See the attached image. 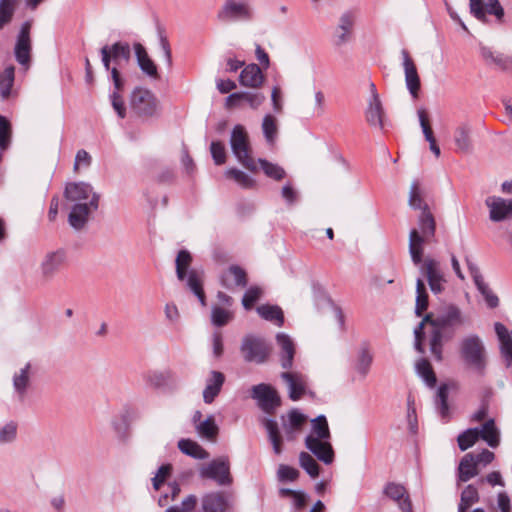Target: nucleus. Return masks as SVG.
Segmentation results:
<instances>
[{
	"instance_id": "60",
	"label": "nucleus",
	"mask_w": 512,
	"mask_h": 512,
	"mask_svg": "<svg viewBox=\"0 0 512 512\" xmlns=\"http://www.w3.org/2000/svg\"><path fill=\"white\" fill-rule=\"evenodd\" d=\"M158 39H159V45L163 52V56L166 61V64H167L168 68H171L173 62H172V51H171L170 43L165 34V31L160 27L158 28Z\"/></svg>"
},
{
	"instance_id": "39",
	"label": "nucleus",
	"mask_w": 512,
	"mask_h": 512,
	"mask_svg": "<svg viewBox=\"0 0 512 512\" xmlns=\"http://www.w3.org/2000/svg\"><path fill=\"white\" fill-rule=\"evenodd\" d=\"M419 233L426 237L431 238L435 234L436 224L433 215L429 212L428 206H424L418 220Z\"/></svg>"
},
{
	"instance_id": "9",
	"label": "nucleus",
	"mask_w": 512,
	"mask_h": 512,
	"mask_svg": "<svg viewBox=\"0 0 512 512\" xmlns=\"http://www.w3.org/2000/svg\"><path fill=\"white\" fill-rule=\"evenodd\" d=\"M143 379L149 387L162 392H174L179 387V379L170 369L148 371Z\"/></svg>"
},
{
	"instance_id": "13",
	"label": "nucleus",
	"mask_w": 512,
	"mask_h": 512,
	"mask_svg": "<svg viewBox=\"0 0 512 512\" xmlns=\"http://www.w3.org/2000/svg\"><path fill=\"white\" fill-rule=\"evenodd\" d=\"M241 352L245 361L260 364L266 361L270 350L263 339L249 335L242 340Z\"/></svg>"
},
{
	"instance_id": "42",
	"label": "nucleus",
	"mask_w": 512,
	"mask_h": 512,
	"mask_svg": "<svg viewBox=\"0 0 512 512\" xmlns=\"http://www.w3.org/2000/svg\"><path fill=\"white\" fill-rule=\"evenodd\" d=\"M15 79V68L10 65L0 72V96L3 100L11 95V89Z\"/></svg>"
},
{
	"instance_id": "58",
	"label": "nucleus",
	"mask_w": 512,
	"mask_h": 512,
	"mask_svg": "<svg viewBox=\"0 0 512 512\" xmlns=\"http://www.w3.org/2000/svg\"><path fill=\"white\" fill-rule=\"evenodd\" d=\"M259 164L261 168L263 169L264 173L274 179V180H281L285 177V171L282 167L278 166L277 164H273L268 162L264 159H259Z\"/></svg>"
},
{
	"instance_id": "46",
	"label": "nucleus",
	"mask_w": 512,
	"mask_h": 512,
	"mask_svg": "<svg viewBox=\"0 0 512 512\" xmlns=\"http://www.w3.org/2000/svg\"><path fill=\"white\" fill-rule=\"evenodd\" d=\"M325 95L321 90H318L314 94V105L312 108H304L303 114L306 118H319L325 113Z\"/></svg>"
},
{
	"instance_id": "14",
	"label": "nucleus",
	"mask_w": 512,
	"mask_h": 512,
	"mask_svg": "<svg viewBox=\"0 0 512 512\" xmlns=\"http://www.w3.org/2000/svg\"><path fill=\"white\" fill-rule=\"evenodd\" d=\"M100 52L103 66L110 72L114 68H111V61H113L117 66H121L122 62L128 63L131 58V49L127 42L119 41L111 46L105 45L101 48Z\"/></svg>"
},
{
	"instance_id": "2",
	"label": "nucleus",
	"mask_w": 512,
	"mask_h": 512,
	"mask_svg": "<svg viewBox=\"0 0 512 512\" xmlns=\"http://www.w3.org/2000/svg\"><path fill=\"white\" fill-rule=\"evenodd\" d=\"M64 196L70 203L69 224L75 230L83 229L91 214L98 209L100 196L85 182L67 184Z\"/></svg>"
},
{
	"instance_id": "47",
	"label": "nucleus",
	"mask_w": 512,
	"mask_h": 512,
	"mask_svg": "<svg viewBox=\"0 0 512 512\" xmlns=\"http://www.w3.org/2000/svg\"><path fill=\"white\" fill-rule=\"evenodd\" d=\"M192 263V256L187 250H180L177 254L176 264V275L180 281H183L187 277V271Z\"/></svg>"
},
{
	"instance_id": "5",
	"label": "nucleus",
	"mask_w": 512,
	"mask_h": 512,
	"mask_svg": "<svg viewBox=\"0 0 512 512\" xmlns=\"http://www.w3.org/2000/svg\"><path fill=\"white\" fill-rule=\"evenodd\" d=\"M158 100L156 96L146 88H135L130 96V107L139 117L149 118L157 114Z\"/></svg>"
},
{
	"instance_id": "4",
	"label": "nucleus",
	"mask_w": 512,
	"mask_h": 512,
	"mask_svg": "<svg viewBox=\"0 0 512 512\" xmlns=\"http://www.w3.org/2000/svg\"><path fill=\"white\" fill-rule=\"evenodd\" d=\"M221 22H247L254 18V9L248 0H225L217 12Z\"/></svg>"
},
{
	"instance_id": "62",
	"label": "nucleus",
	"mask_w": 512,
	"mask_h": 512,
	"mask_svg": "<svg viewBox=\"0 0 512 512\" xmlns=\"http://www.w3.org/2000/svg\"><path fill=\"white\" fill-rule=\"evenodd\" d=\"M210 151L216 165H222L226 162V149L222 142L213 141L210 145Z\"/></svg>"
},
{
	"instance_id": "57",
	"label": "nucleus",
	"mask_w": 512,
	"mask_h": 512,
	"mask_svg": "<svg viewBox=\"0 0 512 512\" xmlns=\"http://www.w3.org/2000/svg\"><path fill=\"white\" fill-rule=\"evenodd\" d=\"M12 127L9 120L0 115V149L6 150L11 142Z\"/></svg>"
},
{
	"instance_id": "26",
	"label": "nucleus",
	"mask_w": 512,
	"mask_h": 512,
	"mask_svg": "<svg viewBox=\"0 0 512 512\" xmlns=\"http://www.w3.org/2000/svg\"><path fill=\"white\" fill-rule=\"evenodd\" d=\"M111 78L114 84V91L110 95L112 107L120 118H125L126 107L123 98L120 95V91L124 87V81L117 67H114L111 70Z\"/></svg>"
},
{
	"instance_id": "38",
	"label": "nucleus",
	"mask_w": 512,
	"mask_h": 512,
	"mask_svg": "<svg viewBox=\"0 0 512 512\" xmlns=\"http://www.w3.org/2000/svg\"><path fill=\"white\" fill-rule=\"evenodd\" d=\"M331 437L327 418H313L311 420V432L306 438H314L317 441H326Z\"/></svg>"
},
{
	"instance_id": "11",
	"label": "nucleus",
	"mask_w": 512,
	"mask_h": 512,
	"mask_svg": "<svg viewBox=\"0 0 512 512\" xmlns=\"http://www.w3.org/2000/svg\"><path fill=\"white\" fill-rule=\"evenodd\" d=\"M420 272L426 277L433 294L437 295L444 291L447 281L439 261L431 257H426L420 266Z\"/></svg>"
},
{
	"instance_id": "27",
	"label": "nucleus",
	"mask_w": 512,
	"mask_h": 512,
	"mask_svg": "<svg viewBox=\"0 0 512 512\" xmlns=\"http://www.w3.org/2000/svg\"><path fill=\"white\" fill-rule=\"evenodd\" d=\"M276 342L280 347V362L283 369H290L293 366L295 345L292 339L285 333L276 335Z\"/></svg>"
},
{
	"instance_id": "63",
	"label": "nucleus",
	"mask_w": 512,
	"mask_h": 512,
	"mask_svg": "<svg viewBox=\"0 0 512 512\" xmlns=\"http://www.w3.org/2000/svg\"><path fill=\"white\" fill-rule=\"evenodd\" d=\"M171 472V464H164L158 469L155 477L152 479L153 487L155 490H159L161 488L164 482L170 477Z\"/></svg>"
},
{
	"instance_id": "31",
	"label": "nucleus",
	"mask_w": 512,
	"mask_h": 512,
	"mask_svg": "<svg viewBox=\"0 0 512 512\" xmlns=\"http://www.w3.org/2000/svg\"><path fill=\"white\" fill-rule=\"evenodd\" d=\"M225 376L219 371H211L210 376L206 380V387L203 391V398L206 403H211L215 397L219 394Z\"/></svg>"
},
{
	"instance_id": "21",
	"label": "nucleus",
	"mask_w": 512,
	"mask_h": 512,
	"mask_svg": "<svg viewBox=\"0 0 512 512\" xmlns=\"http://www.w3.org/2000/svg\"><path fill=\"white\" fill-rule=\"evenodd\" d=\"M355 15L351 11L344 12L340 18L334 33V44L343 46L351 39Z\"/></svg>"
},
{
	"instance_id": "61",
	"label": "nucleus",
	"mask_w": 512,
	"mask_h": 512,
	"mask_svg": "<svg viewBox=\"0 0 512 512\" xmlns=\"http://www.w3.org/2000/svg\"><path fill=\"white\" fill-rule=\"evenodd\" d=\"M262 296V289L257 286L250 287L244 293L242 298V305L246 310H250L254 303Z\"/></svg>"
},
{
	"instance_id": "32",
	"label": "nucleus",
	"mask_w": 512,
	"mask_h": 512,
	"mask_svg": "<svg viewBox=\"0 0 512 512\" xmlns=\"http://www.w3.org/2000/svg\"><path fill=\"white\" fill-rule=\"evenodd\" d=\"M471 126L467 123L459 125L455 131L453 140L456 145V150L461 153H469L472 150L471 141Z\"/></svg>"
},
{
	"instance_id": "18",
	"label": "nucleus",
	"mask_w": 512,
	"mask_h": 512,
	"mask_svg": "<svg viewBox=\"0 0 512 512\" xmlns=\"http://www.w3.org/2000/svg\"><path fill=\"white\" fill-rule=\"evenodd\" d=\"M401 54L407 89L413 98H417L420 90V78L416 65L407 50H402Z\"/></svg>"
},
{
	"instance_id": "1",
	"label": "nucleus",
	"mask_w": 512,
	"mask_h": 512,
	"mask_svg": "<svg viewBox=\"0 0 512 512\" xmlns=\"http://www.w3.org/2000/svg\"><path fill=\"white\" fill-rule=\"evenodd\" d=\"M465 322L462 311L453 304L440 307L436 312L427 313L414 329V348L420 354L425 353L424 327L429 324L432 327L429 337L430 352L436 361H441L444 343L452 339L456 329L464 325Z\"/></svg>"
},
{
	"instance_id": "24",
	"label": "nucleus",
	"mask_w": 512,
	"mask_h": 512,
	"mask_svg": "<svg viewBox=\"0 0 512 512\" xmlns=\"http://www.w3.org/2000/svg\"><path fill=\"white\" fill-rule=\"evenodd\" d=\"M266 97L261 92H236L226 98V107L239 106L242 101L246 102L252 109H257L265 101Z\"/></svg>"
},
{
	"instance_id": "41",
	"label": "nucleus",
	"mask_w": 512,
	"mask_h": 512,
	"mask_svg": "<svg viewBox=\"0 0 512 512\" xmlns=\"http://www.w3.org/2000/svg\"><path fill=\"white\" fill-rule=\"evenodd\" d=\"M372 362L373 355L370 352L368 345H362L358 352L355 369L363 378L368 374Z\"/></svg>"
},
{
	"instance_id": "59",
	"label": "nucleus",
	"mask_w": 512,
	"mask_h": 512,
	"mask_svg": "<svg viewBox=\"0 0 512 512\" xmlns=\"http://www.w3.org/2000/svg\"><path fill=\"white\" fill-rule=\"evenodd\" d=\"M232 319V313L221 307L215 306L212 309L211 321L215 326H225Z\"/></svg>"
},
{
	"instance_id": "20",
	"label": "nucleus",
	"mask_w": 512,
	"mask_h": 512,
	"mask_svg": "<svg viewBox=\"0 0 512 512\" xmlns=\"http://www.w3.org/2000/svg\"><path fill=\"white\" fill-rule=\"evenodd\" d=\"M220 282L221 285L228 290H232L236 287L244 288L248 283L247 273L239 265H231L222 273Z\"/></svg>"
},
{
	"instance_id": "3",
	"label": "nucleus",
	"mask_w": 512,
	"mask_h": 512,
	"mask_svg": "<svg viewBox=\"0 0 512 512\" xmlns=\"http://www.w3.org/2000/svg\"><path fill=\"white\" fill-rule=\"evenodd\" d=\"M230 145L233 154L245 168L250 171L257 170L256 163L250 155L251 148L248 134L242 125H236L233 128L231 132Z\"/></svg>"
},
{
	"instance_id": "56",
	"label": "nucleus",
	"mask_w": 512,
	"mask_h": 512,
	"mask_svg": "<svg viewBox=\"0 0 512 512\" xmlns=\"http://www.w3.org/2000/svg\"><path fill=\"white\" fill-rule=\"evenodd\" d=\"M408 202L411 208L421 209L422 211H424V206H427L421 196V190L418 181H414L411 184Z\"/></svg>"
},
{
	"instance_id": "36",
	"label": "nucleus",
	"mask_w": 512,
	"mask_h": 512,
	"mask_svg": "<svg viewBox=\"0 0 512 512\" xmlns=\"http://www.w3.org/2000/svg\"><path fill=\"white\" fill-rule=\"evenodd\" d=\"M257 313L265 320L274 322L277 326L284 323V315L282 309L277 305L264 304L257 307Z\"/></svg>"
},
{
	"instance_id": "29",
	"label": "nucleus",
	"mask_w": 512,
	"mask_h": 512,
	"mask_svg": "<svg viewBox=\"0 0 512 512\" xmlns=\"http://www.w3.org/2000/svg\"><path fill=\"white\" fill-rule=\"evenodd\" d=\"M385 113L381 99H368V105L365 110V118L370 126L377 127L379 129L384 128Z\"/></svg>"
},
{
	"instance_id": "17",
	"label": "nucleus",
	"mask_w": 512,
	"mask_h": 512,
	"mask_svg": "<svg viewBox=\"0 0 512 512\" xmlns=\"http://www.w3.org/2000/svg\"><path fill=\"white\" fill-rule=\"evenodd\" d=\"M489 209V218L493 222L512 220V198L505 199L499 196H489L485 200Z\"/></svg>"
},
{
	"instance_id": "48",
	"label": "nucleus",
	"mask_w": 512,
	"mask_h": 512,
	"mask_svg": "<svg viewBox=\"0 0 512 512\" xmlns=\"http://www.w3.org/2000/svg\"><path fill=\"white\" fill-rule=\"evenodd\" d=\"M416 305L415 314L422 316L423 312L428 308V294L423 279L418 278L416 281Z\"/></svg>"
},
{
	"instance_id": "34",
	"label": "nucleus",
	"mask_w": 512,
	"mask_h": 512,
	"mask_svg": "<svg viewBox=\"0 0 512 512\" xmlns=\"http://www.w3.org/2000/svg\"><path fill=\"white\" fill-rule=\"evenodd\" d=\"M480 53L488 64H494L502 70L512 69V58L502 53H494L489 47L481 46Z\"/></svg>"
},
{
	"instance_id": "12",
	"label": "nucleus",
	"mask_w": 512,
	"mask_h": 512,
	"mask_svg": "<svg viewBox=\"0 0 512 512\" xmlns=\"http://www.w3.org/2000/svg\"><path fill=\"white\" fill-rule=\"evenodd\" d=\"M251 396L257 401L260 408L268 414L273 413L281 404L278 392L269 384L261 383L253 386Z\"/></svg>"
},
{
	"instance_id": "51",
	"label": "nucleus",
	"mask_w": 512,
	"mask_h": 512,
	"mask_svg": "<svg viewBox=\"0 0 512 512\" xmlns=\"http://www.w3.org/2000/svg\"><path fill=\"white\" fill-rule=\"evenodd\" d=\"M448 391L449 386L447 384H443L438 388L436 393L435 405L437 411L440 413L441 416H447L449 413H451L450 407L447 402Z\"/></svg>"
},
{
	"instance_id": "15",
	"label": "nucleus",
	"mask_w": 512,
	"mask_h": 512,
	"mask_svg": "<svg viewBox=\"0 0 512 512\" xmlns=\"http://www.w3.org/2000/svg\"><path fill=\"white\" fill-rule=\"evenodd\" d=\"M280 378L285 383L291 400L297 401L307 394L312 395L306 375L300 372L286 371L280 374Z\"/></svg>"
},
{
	"instance_id": "10",
	"label": "nucleus",
	"mask_w": 512,
	"mask_h": 512,
	"mask_svg": "<svg viewBox=\"0 0 512 512\" xmlns=\"http://www.w3.org/2000/svg\"><path fill=\"white\" fill-rule=\"evenodd\" d=\"M67 264V253L63 249L50 251L44 255L40 262L39 271L43 281L49 282Z\"/></svg>"
},
{
	"instance_id": "19",
	"label": "nucleus",
	"mask_w": 512,
	"mask_h": 512,
	"mask_svg": "<svg viewBox=\"0 0 512 512\" xmlns=\"http://www.w3.org/2000/svg\"><path fill=\"white\" fill-rule=\"evenodd\" d=\"M384 494L396 502L402 512H413L410 496L403 485L389 482L384 487Z\"/></svg>"
},
{
	"instance_id": "43",
	"label": "nucleus",
	"mask_w": 512,
	"mask_h": 512,
	"mask_svg": "<svg viewBox=\"0 0 512 512\" xmlns=\"http://www.w3.org/2000/svg\"><path fill=\"white\" fill-rule=\"evenodd\" d=\"M263 426L266 428L269 434V439L273 445L274 452L280 454L282 451V437L278 429V424L270 418H265Z\"/></svg>"
},
{
	"instance_id": "30",
	"label": "nucleus",
	"mask_w": 512,
	"mask_h": 512,
	"mask_svg": "<svg viewBox=\"0 0 512 512\" xmlns=\"http://www.w3.org/2000/svg\"><path fill=\"white\" fill-rule=\"evenodd\" d=\"M430 238L422 236L417 229H412L409 234V253L411 255L412 262L415 265H422L423 263V251L424 244L429 241Z\"/></svg>"
},
{
	"instance_id": "49",
	"label": "nucleus",
	"mask_w": 512,
	"mask_h": 512,
	"mask_svg": "<svg viewBox=\"0 0 512 512\" xmlns=\"http://www.w3.org/2000/svg\"><path fill=\"white\" fill-rule=\"evenodd\" d=\"M187 286L197 296L203 306L206 305L202 281L195 270H191L187 277Z\"/></svg>"
},
{
	"instance_id": "23",
	"label": "nucleus",
	"mask_w": 512,
	"mask_h": 512,
	"mask_svg": "<svg viewBox=\"0 0 512 512\" xmlns=\"http://www.w3.org/2000/svg\"><path fill=\"white\" fill-rule=\"evenodd\" d=\"M133 49L140 70L150 79H159L157 65L148 55L146 48L141 43L136 42L133 44Z\"/></svg>"
},
{
	"instance_id": "50",
	"label": "nucleus",
	"mask_w": 512,
	"mask_h": 512,
	"mask_svg": "<svg viewBox=\"0 0 512 512\" xmlns=\"http://www.w3.org/2000/svg\"><path fill=\"white\" fill-rule=\"evenodd\" d=\"M262 131L266 141L269 144H273L278 133L277 120L274 116L270 114L264 116L262 122Z\"/></svg>"
},
{
	"instance_id": "8",
	"label": "nucleus",
	"mask_w": 512,
	"mask_h": 512,
	"mask_svg": "<svg viewBox=\"0 0 512 512\" xmlns=\"http://www.w3.org/2000/svg\"><path fill=\"white\" fill-rule=\"evenodd\" d=\"M31 27L32 20H27L21 25L14 47L16 61L24 68L25 71L29 69L31 64Z\"/></svg>"
},
{
	"instance_id": "64",
	"label": "nucleus",
	"mask_w": 512,
	"mask_h": 512,
	"mask_svg": "<svg viewBox=\"0 0 512 512\" xmlns=\"http://www.w3.org/2000/svg\"><path fill=\"white\" fill-rule=\"evenodd\" d=\"M198 431L201 436L207 439H213L217 435L218 428L215 425L213 418H206L205 421L199 424Z\"/></svg>"
},
{
	"instance_id": "53",
	"label": "nucleus",
	"mask_w": 512,
	"mask_h": 512,
	"mask_svg": "<svg viewBox=\"0 0 512 512\" xmlns=\"http://www.w3.org/2000/svg\"><path fill=\"white\" fill-rule=\"evenodd\" d=\"M225 175L227 178L233 179L241 187L246 189L252 188L255 184V181L251 177H249L246 173L236 168L228 169L225 172Z\"/></svg>"
},
{
	"instance_id": "44",
	"label": "nucleus",
	"mask_w": 512,
	"mask_h": 512,
	"mask_svg": "<svg viewBox=\"0 0 512 512\" xmlns=\"http://www.w3.org/2000/svg\"><path fill=\"white\" fill-rule=\"evenodd\" d=\"M20 0H0V30L9 24Z\"/></svg>"
},
{
	"instance_id": "22",
	"label": "nucleus",
	"mask_w": 512,
	"mask_h": 512,
	"mask_svg": "<svg viewBox=\"0 0 512 512\" xmlns=\"http://www.w3.org/2000/svg\"><path fill=\"white\" fill-rule=\"evenodd\" d=\"M467 264H468V269H469L470 275L473 278V281H474L478 291L485 298L487 305L490 308H496L499 304V299L489 288L488 284L484 282L483 276H482L479 268L470 261H468Z\"/></svg>"
},
{
	"instance_id": "33",
	"label": "nucleus",
	"mask_w": 512,
	"mask_h": 512,
	"mask_svg": "<svg viewBox=\"0 0 512 512\" xmlns=\"http://www.w3.org/2000/svg\"><path fill=\"white\" fill-rule=\"evenodd\" d=\"M479 474V469L475 463L474 453H467L461 459L458 466V480L467 482Z\"/></svg>"
},
{
	"instance_id": "52",
	"label": "nucleus",
	"mask_w": 512,
	"mask_h": 512,
	"mask_svg": "<svg viewBox=\"0 0 512 512\" xmlns=\"http://www.w3.org/2000/svg\"><path fill=\"white\" fill-rule=\"evenodd\" d=\"M417 373L424 379L426 384L433 387L436 384V376L433 372L430 362L422 358L416 363Z\"/></svg>"
},
{
	"instance_id": "7",
	"label": "nucleus",
	"mask_w": 512,
	"mask_h": 512,
	"mask_svg": "<svg viewBox=\"0 0 512 512\" xmlns=\"http://www.w3.org/2000/svg\"><path fill=\"white\" fill-rule=\"evenodd\" d=\"M202 478L212 479L220 486H228L233 482L230 474V462L228 457L222 456L209 462L200 470Z\"/></svg>"
},
{
	"instance_id": "55",
	"label": "nucleus",
	"mask_w": 512,
	"mask_h": 512,
	"mask_svg": "<svg viewBox=\"0 0 512 512\" xmlns=\"http://www.w3.org/2000/svg\"><path fill=\"white\" fill-rule=\"evenodd\" d=\"M479 439L478 428L468 429L457 438L458 446L461 451H465L472 447Z\"/></svg>"
},
{
	"instance_id": "16",
	"label": "nucleus",
	"mask_w": 512,
	"mask_h": 512,
	"mask_svg": "<svg viewBox=\"0 0 512 512\" xmlns=\"http://www.w3.org/2000/svg\"><path fill=\"white\" fill-rule=\"evenodd\" d=\"M202 512H232V497L223 491H212L201 497Z\"/></svg>"
},
{
	"instance_id": "40",
	"label": "nucleus",
	"mask_w": 512,
	"mask_h": 512,
	"mask_svg": "<svg viewBox=\"0 0 512 512\" xmlns=\"http://www.w3.org/2000/svg\"><path fill=\"white\" fill-rule=\"evenodd\" d=\"M480 500L479 492L473 485L466 486L461 492L460 502L458 505V512L469 510L474 504Z\"/></svg>"
},
{
	"instance_id": "28",
	"label": "nucleus",
	"mask_w": 512,
	"mask_h": 512,
	"mask_svg": "<svg viewBox=\"0 0 512 512\" xmlns=\"http://www.w3.org/2000/svg\"><path fill=\"white\" fill-rule=\"evenodd\" d=\"M264 75L257 64L247 65L240 73L239 82L242 86L259 88L263 84Z\"/></svg>"
},
{
	"instance_id": "35",
	"label": "nucleus",
	"mask_w": 512,
	"mask_h": 512,
	"mask_svg": "<svg viewBox=\"0 0 512 512\" xmlns=\"http://www.w3.org/2000/svg\"><path fill=\"white\" fill-rule=\"evenodd\" d=\"M31 364L28 362L13 376V387L20 398L26 395L30 384Z\"/></svg>"
},
{
	"instance_id": "6",
	"label": "nucleus",
	"mask_w": 512,
	"mask_h": 512,
	"mask_svg": "<svg viewBox=\"0 0 512 512\" xmlns=\"http://www.w3.org/2000/svg\"><path fill=\"white\" fill-rule=\"evenodd\" d=\"M461 355L466 363L477 370L485 367V348L482 340L477 335H469L464 338L460 346Z\"/></svg>"
},
{
	"instance_id": "25",
	"label": "nucleus",
	"mask_w": 512,
	"mask_h": 512,
	"mask_svg": "<svg viewBox=\"0 0 512 512\" xmlns=\"http://www.w3.org/2000/svg\"><path fill=\"white\" fill-rule=\"evenodd\" d=\"M305 445L324 464L329 465L334 461L335 453L329 440L317 441L314 438H306Z\"/></svg>"
},
{
	"instance_id": "37",
	"label": "nucleus",
	"mask_w": 512,
	"mask_h": 512,
	"mask_svg": "<svg viewBox=\"0 0 512 512\" xmlns=\"http://www.w3.org/2000/svg\"><path fill=\"white\" fill-rule=\"evenodd\" d=\"M478 431L479 438L486 441L489 446L495 448L499 445V431L493 418H489Z\"/></svg>"
},
{
	"instance_id": "54",
	"label": "nucleus",
	"mask_w": 512,
	"mask_h": 512,
	"mask_svg": "<svg viewBox=\"0 0 512 512\" xmlns=\"http://www.w3.org/2000/svg\"><path fill=\"white\" fill-rule=\"evenodd\" d=\"M301 467L312 477L316 478L319 475V464L317 461L307 452H301L299 456Z\"/></svg>"
},
{
	"instance_id": "45",
	"label": "nucleus",
	"mask_w": 512,
	"mask_h": 512,
	"mask_svg": "<svg viewBox=\"0 0 512 512\" xmlns=\"http://www.w3.org/2000/svg\"><path fill=\"white\" fill-rule=\"evenodd\" d=\"M178 448L186 455L196 459H204L207 457V452L196 442L189 439H182L178 442Z\"/></svg>"
}]
</instances>
